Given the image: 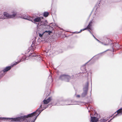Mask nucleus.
I'll list each match as a JSON object with an SVG mask.
<instances>
[{
	"instance_id": "f257e3e1",
	"label": "nucleus",
	"mask_w": 122,
	"mask_h": 122,
	"mask_svg": "<svg viewBox=\"0 0 122 122\" xmlns=\"http://www.w3.org/2000/svg\"><path fill=\"white\" fill-rule=\"evenodd\" d=\"M48 107V106L46 104H44L43 102L41 104L39 108L37 110L36 112L27 115L14 118L1 117L0 118V119L2 120L8 119V121L11 122L15 121L16 122H22L23 121H26L27 122H34L41 112Z\"/></svg>"
},
{
	"instance_id": "f03ea898",
	"label": "nucleus",
	"mask_w": 122,
	"mask_h": 122,
	"mask_svg": "<svg viewBox=\"0 0 122 122\" xmlns=\"http://www.w3.org/2000/svg\"><path fill=\"white\" fill-rule=\"evenodd\" d=\"M22 18L31 21L35 23L36 24L37 22H38L37 25V27L38 28H40L41 26L42 27V26L43 25L46 26L47 23L46 20H44L41 21V19L40 17H37L33 19L32 17L28 16H23Z\"/></svg>"
},
{
	"instance_id": "7ed1b4c3",
	"label": "nucleus",
	"mask_w": 122,
	"mask_h": 122,
	"mask_svg": "<svg viewBox=\"0 0 122 122\" xmlns=\"http://www.w3.org/2000/svg\"><path fill=\"white\" fill-rule=\"evenodd\" d=\"M3 15L4 17H1L0 18L1 20L2 19H4L6 18H14L15 17L16 15V13L15 12H13V13L12 15H10L8 13L6 12L4 13Z\"/></svg>"
},
{
	"instance_id": "20e7f679",
	"label": "nucleus",
	"mask_w": 122,
	"mask_h": 122,
	"mask_svg": "<svg viewBox=\"0 0 122 122\" xmlns=\"http://www.w3.org/2000/svg\"><path fill=\"white\" fill-rule=\"evenodd\" d=\"M60 79L61 80H65L66 81H68L70 79V77L68 75H63L61 76Z\"/></svg>"
},
{
	"instance_id": "39448f33",
	"label": "nucleus",
	"mask_w": 122,
	"mask_h": 122,
	"mask_svg": "<svg viewBox=\"0 0 122 122\" xmlns=\"http://www.w3.org/2000/svg\"><path fill=\"white\" fill-rule=\"evenodd\" d=\"M21 61V60H20L19 62H16L15 63H14L13 65H12L10 66H9L8 67H6L3 70V72H5L9 70H10L11 68L13 67L15 65H17V64L19 63Z\"/></svg>"
},
{
	"instance_id": "423d86ee",
	"label": "nucleus",
	"mask_w": 122,
	"mask_h": 122,
	"mask_svg": "<svg viewBox=\"0 0 122 122\" xmlns=\"http://www.w3.org/2000/svg\"><path fill=\"white\" fill-rule=\"evenodd\" d=\"M93 20H92V21H90V22H89L88 25V26L85 28L83 29L82 30H80V31L78 32L77 33H79V32H81L82 31H83L84 30H86L87 29H89L92 30V23L93 22Z\"/></svg>"
},
{
	"instance_id": "0eeeda50",
	"label": "nucleus",
	"mask_w": 122,
	"mask_h": 122,
	"mask_svg": "<svg viewBox=\"0 0 122 122\" xmlns=\"http://www.w3.org/2000/svg\"><path fill=\"white\" fill-rule=\"evenodd\" d=\"M51 99L52 98L51 97H49L48 99H44L43 101V102L44 104H47L51 101Z\"/></svg>"
},
{
	"instance_id": "6e6552de",
	"label": "nucleus",
	"mask_w": 122,
	"mask_h": 122,
	"mask_svg": "<svg viewBox=\"0 0 122 122\" xmlns=\"http://www.w3.org/2000/svg\"><path fill=\"white\" fill-rule=\"evenodd\" d=\"M88 82H87L84 86V87L83 88V90L84 92H87V91H88Z\"/></svg>"
},
{
	"instance_id": "1a4fd4ad",
	"label": "nucleus",
	"mask_w": 122,
	"mask_h": 122,
	"mask_svg": "<svg viewBox=\"0 0 122 122\" xmlns=\"http://www.w3.org/2000/svg\"><path fill=\"white\" fill-rule=\"evenodd\" d=\"M117 113L114 116H119L122 114V108H121L117 111L116 112Z\"/></svg>"
},
{
	"instance_id": "9d476101",
	"label": "nucleus",
	"mask_w": 122,
	"mask_h": 122,
	"mask_svg": "<svg viewBox=\"0 0 122 122\" xmlns=\"http://www.w3.org/2000/svg\"><path fill=\"white\" fill-rule=\"evenodd\" d=\"M91 121L92 122H97L98 121V119L96 117H92L91 116Z\"/></svg>"
},
{
	"instance_id": "9b49d317",
	"label": "nucleus",
	"mask_w": 122,
	"mask_h": 122,
	"mask_svg": "<svg viewBox=\"0 0 122 122\" xmlns=\"http://www.w3.org/2000/svg\"><path fill=\"white\" fill-rule=\"evenodd\" d=\"M46 32L47 33L48 35H50V34L51 33V32L50 31H46L42 34H41L39 33V36L40 37H41Z\"/></svg>"
},
{
	"instance_id": "f8f14e48",
	"label": "nucleus",
	"mask_w": 122,
	"mask_h": 122,
	"mask_svg": "<svg viewBox=\"0 0 122 122\" xmlns=\"http://www.w3.org/2000/svg\"><path fill=\"white\" fill-rule=\"evenodd\" d=\"M49 15V13L47 12H44L43 14L44 16L45 17Z\"/></svg>"
},
{
	"instance_id": "ddd939ff",
	"label": "nucleus",
	"mask_w": 122,
	"mask_h": 122,
	"mask_svg": "<svg viewBox=\"0 0 122 122\" xmlns=\"http://www.w3.org/2000/svg\"><path fill=\"white\" fill-rule=\"evenodd\" d=\"M86 92H83L82 95V97H84L85 96V95L86 94Z\"/></svg>"
},
{
	"instance_id": "4468645a",
	"label": "nucleus",
	"mask_w": 122,
	"mask_h": 122,
	"mask_svg": "<svg viewBox=\"0 0 122 122\" xmlns=\"http://www.w3.org/2000/svg\"><path fill=\"white\" fill-rule=\"evenodd\" d=\"M90 32V33L91 34H92V36H93V37H94V38L97 40V41H98V40L96 38H95V36H94V35H93V34H92V33H91V31L89 30H88Z\"/></svg>"
},
{
	"instance_id": "2eb2a0df",
	"label": "nucleus",
	"mask_w": 122,
	"mask_h": 122,
	"mask_svg": "<svg viewBox=\"0 0 122 122\" xmlns=\"http://www.w3.org/2000/svg\"><path fill=\"white\" fill-rule=\"evenodd\" d=\"M76 97H77L79 98L80 97V96L79 95H77L76 96Z\"/></svg>"
},
{
	"instance_id": "dca6fc26",
	"label": "nucleus",
	"mask_w": 122,
	"mask_h": 122,
	"mask_svg": "<svg viewBox=\"0 0 122 122\" xmlns=\"http://www.w3.org/2000/svg\"><path fill=\"white\" fill-rule=\"evenodd\" d=\"M91 72H90L89 73H87V74H88V75H89V74H90V75H91Z\"/></svg>"
},
{
	"instance_id": "f3484780",
	"label": "nucleus",
	"mask_w": 122,
	"mask_h": 122,
	"mask_svg": "<svg viewBox=\"0 0 122 122\" xmlns=\"http://www.w3.org/2000/svg\"><path fill=\"white\" fill-rule=\"evenodd\" d=\"M98 41L99 42V43H102H102L100 41H99V40H98Z\"/></svg>"
},
{
	"instance_id": "a211bd4d",
	"label": "nucleus",
	"mask_w": 122,
	"mask_h": 122,
	"mask_svg": "<svg viewBox=\"0 0 122 122\" xmlns=\"http://www.w3.org/2000/svg\"><path fill=\"white\" fill-rule=\"evenodd\" d=\"M90 91H92V89H91L90 90Z\"/></svg>"
},
{
	"instance_id": "6ab92c4d",
	"label": "nucleus",
	"mask_w": 122,
	"mask_h": 122,
	"mask_svg": "<svg viewBox=\"0 0 122 122\" xmlns=\"http://www.w3.org/2000/svg\"><path fill=\"white\" fill-rule=\"evenodd\" d=\"M83 68V67H81V69H82V68Z\"/></svg>"
},
{
	"instance_id": "aec40b11",
	"label": "nucleus",
	"mask_w": 122,
	"mask_h": 122,
	"mask_svg": "<svg viewBox=\"0 0 122 122\" xmlns=\"http://www.w3.org/2000/svg\"><path fill=\"white\" fill-rule=\"evenodd\" d=\"M93 18H95V17H94V16H93Z\"/></svg>"
},
{
	"instance_id": "412c9836",
	"label": "nucleus",
	"mask_w": 122,
	"mask_h": 122,
	"mask_svg": "<svg viewBox=\"0 0 122 122\" xmlns=\"http://www.w3.org/2000/svg\"><path fill=\"white\" fill-rule=\"evenodd\" d=\"M104 45H106V44H104Z\"/></svg>"
},
{
	"instance_id": "4be33fe9",
	"label": "nucleus",
	"mask_w": 122,
	"mask_h": 122,
	"mask_svg": "<svg viewBox=\"0 0 122 122\" xmlns=\"http://www.w3.org/2000/svg\"><path fill=\"white\" fill-rule=\"evenodd\" d=\"M24 60H25V59H24Z\"/></svg>"
},
{
	"instance_id": "5701e85b",
	"label": "nucleus",
	"mask_w": 122,
	"mask_h": 122,
	"mask_svg": "<svg viewBox=\"0 0 122 122\" xmlns=\"http://www.w3.org/2000/svg\"><path fill=\"white\" fill-rule=\"evenodd\" d=\"M50 76L51 77V76Z\"/></svg>"
}]
</instances>
